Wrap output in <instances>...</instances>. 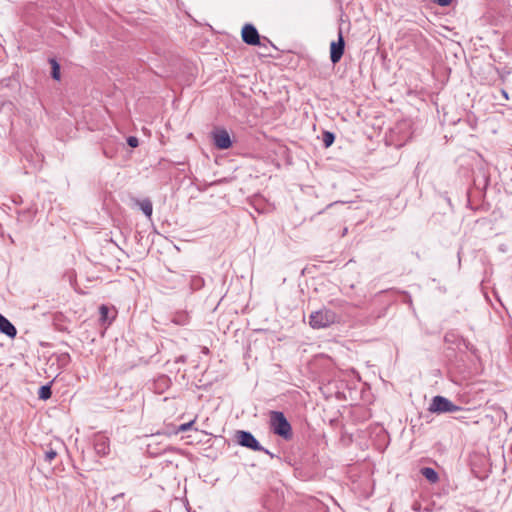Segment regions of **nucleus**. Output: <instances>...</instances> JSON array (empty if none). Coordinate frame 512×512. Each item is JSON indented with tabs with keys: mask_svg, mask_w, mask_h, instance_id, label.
<instances>
[{
	"mask_svg": "<svg viewBox=\"0 0 512 512\" xmlns=\"http://www.w3.org/2000/svg\"><path fill=\"white\" fill-rule=\"evenodd\" d=\"M270 428L274 434L289 440L292 438V428L283 412H270Z\"/></svg>",
	"mask_w": 512,
	"mask_h": 512,
	"instance_id": "nucleus-1",
	"label": "nucleus"
},
{
	"mask_svg": "<svg viewBox=\"0 0 512 512\" xmlns=\"http://www.w3.org/2000/svg\"><path fill=\"white\" fill-rule=\"evenodd\" d=\"M337 314L327 308L312 312L309 316V324L314 329H321L330 326L337 321Z\"/></svg>",
	"mask_w": 512,
	"mask_h": 512,
	"instance_id": "nucleus-2",
	"label": "nucleus"
},
{
	"mask_svg": "<svg viewBox=\"0 0 512 512\" xmlns=\"http://www.w3.org/2000/svg\"><path fill=\"white\" fill-rule=\"evenodd\" d=\"M235 438L239 445L249 448L253 451L264 452V453L270 455L271 457H273V454L269 450H267L266 448L261 446L260 443L258 442V440L254 437V435L252 433H250L248 431L239 430L236 432Z\"/></svg>",
	"mask_w": 512,
	"mask_h": 512,
	"instance_id": "nucleus-3",
	"label": "nucleus"
},
{
	"mask_svg": "<svg viewBox=\"0 0 512 512\" xmlns=\"http://www.w3.org/2000/svg\"><path fill=\"white\" fill-rule=\"evenodd\" d=\"M461 408L455 404H453L449 399L443 396H435L433 397L429 411L432 413H453L459 411Z\"/></svg>",
	"mask_w": 512,
	"mask_h": 512,
	"instance_id": "nucleus-4",
	"label": "nucleus"
},
{
	"mask_svg": "<svg viewBox=\"0 0 512 512\" xmlns=\"http://www.w3.org/2000/svg\"><path fill=\"white\" fill-rule=\"evenodd\" d=\"M216 148L225 150L232 146L229 133L225 129H216L211 133Z\"/></svg>",
	"mask_w": 512,
	"mask_h": 512,
	"instance_id": "nucleus-5",
	"label": "nucleus"
},
{
	"mask_svg": "<svg viewBox=\"0 0 512 512\" xmlns=\"http://www.w3.org/2000/svg\"><path fill=\"white\" fill-rule=\"evenodd\" d=\"M345 42L342 33L339 32L338 41H333L330 45V59L333 64L340 61L344 53Z\"/></svg>",
	"mask_w": 512,
	"mask_h": 512,
	"instance_id": "nucleus-6",
	"label": "nucleus"
},
{
	"mask_svg": "<svg viewBox=\"0 0 512 512\" xmlns=\"http://www.w3.org/2000/svg\"><path fill=\"white\" fill-rule=\"evenodd\" d=\"M242 39L248 45H259L260 36L252 24H246L242 29Z\"/></svg>",
	"mask_w": 512,
	"mask_h": 512,
	"instance_id": "nucleus-7",
	"label": "nucleus"
},
{
	"mask_svg": "<svg viewBox=\"0 0 512 512\" xmlns=\"http://www.w3.org/2000/svg\"><path fill=\"white\" fill-rule=\"evenodd\" d=\"M94 450L99 456H106L110 451L109 439L103 434H96L93 439Z\"/></svg>",
	"mask_w": 512,
	"mask_h": 512,
	"instance_id": "nucleus-8",
	"label": "nucleus"
},
{
	"mask_svg": "<svg viewBox=\"0 0 512 512\" xmlns=\"http://www.w3.org/2000/svg\"><path fill=\"white\" fill-rule=\"evenodd\" d=\"M0 332L10 338H14L17 334L15 326L2 315H0Z\"/></svg>",
	"mask_w": 512,
	"mask_h": 512,
	"instance_id": "nucleus-9",
	"label": "nucleus"
},
{
	"mask_svg": "<svg viewBox=\"0 0 512 512\" xmlns=\"http://www.w3.org/2000/svg\"><path fill=\"white\" fill-rule=\"evenodd\" d=\"M421 474L431 483H436L439 479L437 472L430 467L422 468Z\"/></svg>",
	"mask_w": 512,
	"mask_h": 512,
	"instance_id": "nucleus-10",
	"label": "nucleus"
},
{
	"mask_svg": "<svg viewBox=\"0 0 512 512\" xmlns=\"http://www.w3.org/2000/svg\"><path fill=\"white\" fill-rule=\"evenodd\" d=\"M137 204L139 205V207L142 210V212L147 217L150 218L151 215H152V211H153L152 202L149 199H144V200H141V201H137Z\"/></svg>",
	"mask_w": 512,
	"mask_h": 512,
	"instance_id": "nucleus-11",
	"label": "nucleus"
},
{
	"mask_svg": "<svg viewBox=\"0 0 512 512\" xmlns=\"http://www.w3.org/2000/svg\"><path fill=\"white\" fill-rule=\"evenodd\" d=\"M190 286L193 290H199L204 286V279L198 275L192 276Z\"/></svg>",
	"mask_w": 512,
	"mask_h": 512,
	"instance_id": "nucleus-12",
	"label": "nucleus"
},
{
	"mask_svg": "<svg viewBox=\"0 0 512 512\" xmlns=\"http://www.w3.org/2000/svg\"><path fill=\"white\" fill-rule=\"evenodd\" d=\"M52 68L51 76L55 80H60V65L55 59L49 60Z\"/></svg>",
	"mask_w": 512,
	"mask_h": 512,
	"instance_id": "nucleus-13",
	"label": "nucleus"
},
{
	"mask_svg": "<svg viewBox=\"0 0 512 512\" xmlns=\"http://www.w3.org/2000/svg\"><path fill=\"white\" fill-rule=\"evenodd\" d=\"M51 388L49 385H43L40 387L39 389V392H38V396L40 399L42 400H47L51 397Z\"/></svg>",
	"mask_w": 512,
	"mask_h": 512,
	"instance_id": "nucleus-14",
	"label": "nucleus"
},
{
	"mask_svg": "<svg viewBox=\"0 0 512 512\" xmlns=\"http://www.w3.org/2000/svg\"><path fill=\"white\" fill-rule=\"evenodd\" d=\"M335 140V136L331 132H324L323 133V143L325 147H329L333 144Z\"/></svg>",
	"mask_w": 512,
	"mask_h": 512,
	"instance_id": "nucleus-15",
	"label": "nucleus"
},
{
	"mask_svg": "<svg viewBox=\"0 0 512 512\" xmlns=\"http://www.w3.org/2000/svg\"><path fill=\"white\" fill-rule=\"evenodd\" d=\"M57 456V451L50 448L45 452V461L51 463Z\"/></svg>",
	"mask_w": 512,
	"mask_h": 512,
	"instance_id": "nucleus-16",
	"label": "nucleus"
},
{
	"mask_svg": "<svg viewBox=\"0 0 512 512\" xmlns=\"http://www.w3.org/2000/svg\"><path fill=\"white\" fill-rule=\"evenodd\" d=\"M195 420H192L188 423H184V424H181L179 427H178V432H186L188 431L189 429H191L192 425L194 424Z\"/></svg>",
	"mask_w": 512,
	"mask_h": 512,
	"instance_id": "nucleus-17",
	"label": "nucleus"
},
{
	"mask_svg": "<svg viewBox=\"0 0 512 512\" xmlns=\"http://www.w3.org/2000/svg\"><path fill=\"white\" fill-rule=\"evenodd\" d=\"M127 143H128V145H129L130 147L135 148V147H137V146H138L139 141H138V139H137L136 137H134V136H130V137H128V139H127Z\"/></svg>",
	"mask_w": 512,
	"mask_h": 512,
	"instance_id": "nucleus-18",
	"label": "nucleus"
},
{
	"mask_svg": "<svg viewBox=\"0 0 512 512\" xmlns=\"http://www.w3.org/2000/svg\"><path fill=\"white\" fill-rule=\"evenodd\" d=\"M432 1L440 6H448L451 3V0H432Z\"/></svg>",
	"mask_w": 512,
	"mask_h": 512,
	"instance_id": "nucleus-19",
	"label": "nucleus"
},
{
	"mask_svg": "<svg viewBox=\"0 0 512 512\" xmlns=\"http://www.w3.org/2000/svg\"><path fill=\"white\" fill-rule=\"evenodd\" d=\"M100 313H101V316H102L103 318H105V317H106V315H107V313H108V308H107L105 305H102V306L100 307Z\"/></svg>",
	"mask_w": 512,
	"mask_h": 512,
	"instance_id": "nucleus-20",
	"label": "nucleus"
},
{
	"mask_svg": "<svg viewBox=\"0 0 512 512\" xmlns=\"http://www.w3.org/2000/svg\"><path fill=\"white\" fill-rule=\"evenodd\" d=\"M176 361L177 362H185L186 361V357L185 356H180L179 358H177Z\"/></svg>",
	"mask_w": 512,
	"mask_h": 512,
	"instance_id": "nucleus-21",
	"label": "nucleus"
},
{
	"mask_svg": "<svg viewBox=\"0 0 512 512\" xmlns=\"http://www.w3.org/2000/svg\"><path fill=\"white\" fill-rule=\"evenodd\" d=\"M501 93H502V95L504 96L505 99H508V93L504 89L501 90Z\"/></svg>",
	"mask_w": 512,
	"mask_h": 512,
	"instance_id": "nucleus-22",
	"label": "nucleus"
}]
</instances>
